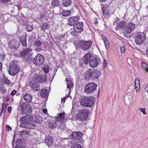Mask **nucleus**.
Instances as JSON below:
<instances>
[{
	"label": "nucleus",
	"instance_id": "1",
	"mask_svg": "<svg viewBox=\"0 0 148 148\" xmlns=\"http://www.w3.org/2000/svg\"><path fill=\"white\" fill-rule=\"evenodd\" d=\"M20 120L21 123L20 124V126L21 127L30 129H33L35 127V126L33 123L30 121V118L28 116H23Z\"/></svg>",
	"mask_w": 148,
	"mask_h": 148
},
{
	"label": "nucleus",
	"instance_id": "2",
	"mask_svg": "<svg viewBox=\"0 0 148 148\" xmlns=\"http://www.w3.org/2000/svg\"><path fill=\"white\" fill-rule=\"evenodd\" d=\"M17 109L23 114H31L32 112L31 106L25 102H20Z\"/></svg>",
	"mask_w": 148,
	"mask_h": 148
},
{
	"label": "nucleus",
	"instance_id": "3",
	"mask_svg": "<svg viewBox=\"0 0 148 148\" xmlns=\"http://www.w3.org/2000/svg\"><path fill=\"white\" fill-rule=\"evenodd\" d=\"M95 99L92 97L84 96L80 99V102L81 105L83 106L91 107Z\"/></svg>",
	"mask_w": 148,
	"mask_h": 148
},
{
	"label": "nucleus",
	"instance_id": "4",
	"mask_svg": "<svg viewBox=\"0 0 148 148\" xmlns=\"http://www.w3.org/2000/svg\"><path fill=\"white\" fill-rule=\"evenodd\" d=\"M89 113V110L84 109L79 111L76 116V118L81 121L86 120Z\"/></svg>",
	"mask_w": 148,
	"mask_h": 148
},
{
	"label": "nucleus",
	"instance_id": "5",
	"mask_svg": "<svg viewBox=\"0 0 148 148\" xmlns=\"http://www.w3.org/2000/svg\"><path fill=\"white\" fill-rule=\"evenodd\" d=\"M92 44V41H81L76 45V48L77 49L79 47H80L84 50H87L91 47Z\"/></svg>",
	"mask_w": 148,
	"mask_h": 148
},
{
	"label": "nucleus",
	"instance_id": "6",
	"mask_svg": "<svg viewBox=\"0 0 148 148\" xmlns=\"http://www.w3.org/2000/svg\"><path fill=\"white\" fill-rule=\"evenodd\" d=\"M19 71V69L17 66V62L16 61H13L11 62L10 68L9 71L10 74L12 76H14Z\"/></svg>",
	"mask_w": 148,
	"mask_h": 148
},
{
	"label": "nucleus",
	"instance_id": "7",
	"mask_svg": "<svg viewBox=\"0 0 148 148\" xmlns=\"http://www.w3.org/2000/svg\"><path fill=\"white\" fill-rule=\"evenodd\" d=\"M145 38V35L143 32H137L136 34L135 42L137 45L140 44L144 42Z\"/></svg>",
	"mask_w": 148,
	"mask_h": 148
},
{
	"label": "nucleus",
	"instance_id": "8",
	"mask_svg": "<svg viewBox=\"0 0 148 148\" xmlns=\"http://www.w3.org/2000/svg\"><path fill=\"white\" fill-rule=\"evenodd\" d=\"M45 58L44 56L39 53L32 60L34 64L36 65L39 66L43 63Z\"/></svg>",
	"mask_w": 148,
	"mask_h": 148
},
{
	"label": "nucleus",
	"instance_id": "9",
	"mask_svg": "<svg viewBox=\"0 0 148 148\" xmlns=\"http://www.w3.org/2000/svg\"><path fill=\"white\" fill-rule=\"evenodd\" d=\"M97 85L94 83H90L87 85L85 88L86 93H91L94 92L96 89Z\"/></svg>",
	"mask_w": 148,
	"mask_h": 148
},
{
	"label": "nucleus",
	"instance_id": "10",
	"mask_svg": "<svg viewBox=\"0 0 148 148\" xmlns=\"http://www.w3.org/2000/svg\"><path fill=\"white\" fill-rule=\"evenodd\" d=\"M65 113L63 112L62 113H59L57 114V116H56V119L58 121L61 122V124H60L59 127H60L61 126H64V121L67 119V118L65 117Z\"/></svg>",
	"mask_w": 148,
	"mask_h": 148
},
{
	"label": "nucleus",
	"instance_id": "11",
	"mask_svg": "<svg viewBox=\"0 0 148 148\" xmlns=\"http://www.w3.org/2000/svg\"><path fill=\"white\" fill-rule=\"evenodd\" d=\"M83 25V23L82 22H77L74 25L73 27L74 32L78 33H80L82 32L84 29Z\"/></svg>",
	"mask_w": 148,
	"mask_h": 148
},
{
	"label": "nucleus",
	"instance_id": "12",
	"mask_svg": "<svg viewBox=\"0 0 148 148\" xmlns=\"http://www.w3.org/2000/svg\"><path fill=\"white\" fill-rule=\"evenodd\" d=\"M19 45V42L16 40H12L8 43L9 47L13 50L17 49Z\"/></svg>",
	"mask_w": 148,
	"mask_h": 148
},
{
	"label": "nucleus",
	"instance_id": "13",
	"mask_svg": "<svg viewBox=\"0 0 148 148\" xmlns=\"http://www.w3.org/2000/svg\"><path fill=\"white\" fill-rule=\"evenodd\" d=\"M94 57L90 53H86L84 56L83 60L84 63L87 64Z\"/></svg>",
	"mask_w": 148,
	"mask_h": 148
},
{
	"label": "nucleus",
	"instance_id": "14",
	"mask_svg": "<svg viewBox=\"0 0 148 148\" xmlns=\"http://www.w3.org/2000/svg\"><path fill=\"white\" fill-rule=\"evenodd\" d=\"M99 62V59L97 58L93 57L89 63L90 66L91 67H96Z\"/></svg>",
	"mask_w": 148,
	"mask_h": 148
},
{
	"label": "nucleus",
	"instance_id": "15",
	"mask_svg": "<svg viewBox=\"0 0 148 148\" xmlns=\"http://www.w3.org/2000/svg\"><path fill=\"white\" fill-rule=\"evenodd\" d=\"M31 90L33 91H38L40 89V86L38 83H33L30 82L29 83Z\"/></svg>",
	"mask_w": 148,
	"mask_h": 148
},
{
	"label": "nucleus",
	"instance_id": "16",
	"mask_svg": "<svg viewBox=\"0 0 148 148\" xmlns=\"http://www.w3.org/2000/svg\"><path fill=\"white\" fill-rule=\"evenodd\" d=\"M79 19V17L78 16H75L69 18V24L70 26H73L75 24H76L78 21Z\"/></svg>",
	"mask_w": 148,
	"mask_h": 148
},
{
	"label": "nucleus",
	"instance_id": "17",
	"mask_svg": "<svg viewBox=\"0 0 148 148\" xmlns=\"http://www.w3.org/2000/svg\"><path fill=\"white\" fill-rule=\"evenodd\" d=\"M135 27V25L132 23H129L125 28V30L128 34L130 33Z\"/></svg>",
	"mask_w": 148,
	"mask_h": 148
},
{
	"label": "nucleus",
	"instance_id": "18",
	"mask_svg": "<svg viewBox=\"0 0 148 148\" xmlns=\"http://www.w3.org/2000/svg\"><path fill=\"white\" fill-rule=\"evenodd\" d=\"M32 50L31 49L26 48L24 49L23 51L20 52L19 53L20 54L21 57H23L29 53H30V55H32Z\"/></svg>",
	"mask_w": 148,
	"mask_h": 148
},
{
	"label": "nucleus",
	"instance_id": "19",
	"mask_svg": "<svg viewBox=\"0 0 148 148\" xmlns=\"http://www.w3.org/2000/svg\"><path fill=\"white\" fill-rule=\"evenodd\" d=\"M83 135L82 133L76 132L73 133L71 135L70 137L73 139H79Z\"/></svg>",
	"mask_w": 148,
	"mask_h": 148
},
{
	"label": "nucleus",
	"instance_id": "20",
	"mask_svg": "<svg viewBox=\"0 0 148 148\" xmlns=\"http://www.w3.org/2000/svg\"><path fill=\"white\" fill-rule=\"evenodd\" d=\"M93 70L88 69L86 72L85 74V77L86 79H92V77L93 76L92 74Z\"/></svg>",
	"mask_w": 148,
	"mask_h": 148
},
{
	"label": "nucleus",
	"instance_id": "21",
	"mask_svg": "<svg viewBox=\"0 0 148 148\" xmlns=\"http://www.w3.org/2000/svg\"><path fill=\"white\" fill-rule=\"evenodd\" d=\"M126 25V23L125 21H121L118 24L115 28L116 30H120L122 29H124Z\"/></svg>",
	"mask_w": 148,
	"mask_h": 148
},
{
	"label": "nucleus",
	"instance_id": "22",
	"mask_svg": "<svg viewBox=\"0 0 148 148\" xmlns=\"http://www.w3.org/2000/svg\"><path fill=\"white\" fill-rule=\"evenodd\" d=\"M23 99L27 102L30 103L32 99V95L27 93H26L23 96Z\"/></svg>",
	"mask_w": 148,
	"mask_h": 148
},
{
	"label": "nucleus",
	"instance_id": "23",
	"mask_svg": "<svg viewBox=\"0 0 148 148\" xmlns=\"http://www.w3.org/2000/svg\"><path fill=\"white\" fill-rule=\"evenodd\" d=\"M45 142L48 146H51L52 145V139L51 137L49 136H46L45 139Z\"/></svg>",
	"mask_w": 148,
	"mask_h": 148
},
{
	"label": "nucleus",
	"instance_id": "24",
	"mask_svg": "<svg viewBox=\"0 0 148 148\" xmlns=\"http://www.w3.org/2000/svg\"><path fill=\"white\" fill-rule=\"evenodd\" d=\"M92 74V79H96L98 78L99 75H100V71L97 70L95 71L93 70Z\"/></svg>",
	"mask_w": 148,
	"mask_h": 148
},
{
	"label": "nucleus",
	"instance_id": "25",
	"mask_svg": "<svg viewBox=\"0 0 148 148\" xmlns=\"http://www.w3.org/2000/svg\"><path fill=\"white\" fill-rule=\"evenodd\" d=\"M20 41L23 46H26L27 45L26 38L25 37L22 35L20 36L19 38Z\"/></svg>",
	"mask_w": 148,
	"mask_h": 148
},
{
	"label": "nucleus",
	"instance_id": "26",
	"mask_svg": "<svg viewBox=\"0 0 148 148\" xmlns=\"http://www.w3.org/2000/svg\"><path fill=\"white\" fill-rule=\"evenodd\" d=\"M101 37L103 39V41L105 45L106 48L108 49L109 47V46L108 44V41L106 37L103 35H102Z\"/></svg>",
	"mask_w": 148,
	"mask_h": 148
},
{
	"label": "nucleus",
	"instance_id": "27",
	"mask_svg": "<svg viewBox=\"0 0 148 148\" xmlns=\"http://www.w3.org/2000/svg\"><path fill=\"white\" fill-rule=\"evenodd\" d=\"M41 97L43 98H45L48 96L47 91V90H42L40 93Z\"/></svg>",
	"mask_w": 148,
	"mask_h": 148
},
{
	"label": "nucleus",
	"instance_id": "28",
	"mask_svg": "<svg viewBox=\"0 0 148 148\" xmlns=\"http://www.w3.org/2000/svg\"><path fill=\"white\" fill-rule=\"evenodd\" d=\"M49 125L50 128L53 129L55 128L57 125L54 121H51L49 123Z\"/></svg>",
	"mask_w": 148,
	"mask_h": 148
},
{
	"label": "nucleus",
	"instance_id": "29",
	"mask_svg": "<svg viewBox=\"0 0 148 148\" xmlns=\"http://www.w3.org/2000/svg\"><path fill=\"white\" fill-rule=\"evenodd\" d=\"M20 133L22 137H25L28 135L29 132L28 130L26 129H24L22 130V132H20Z\"/></svg>",
	"mask_w": 148,
	"mask_h": 148
},
{
	"label": "nucleus",
	"instance_id": "30",
	"mask_svg": "<svg viewBox=\"0 0 148 148\" xmlns=\"http://www.w3.org/2000/svg\"><path fill=\"white\" fill-rule=\"evenodd\" d=\"M71 3V0H63V4L65 7L68 6Z\"/></svg>",
	"mask_w": 148,
	"mask_h": 148
},
{
	"label": "nucleus",
	"instance_id": "31",
	"mask_svg": "<svg viewBox=\"0 0 148 148\" xmlns=\"http://www.w3.org/2000/svg\"><path fill=\"white\" fill-rule=\"evenodd\" d=\"M103 16L105 18H107L109 15V13L106 9H103L102 11Z\"/></svg>",
	"mask_w": 148,
	"mask_h": 148
},
{
	"label": "nucleus",
	"instance_id": "32",
	"mask_svg": "<svg viewBox=\"0 0 148 148\" xmlns=\"http://www.w3.org/2000/svg\"><path fill=\"white\" fill-rule=\"evenodd\" d=\"M71 12L69 10H65L62 13V15L64 16H69Z\"/></svg>",
	"mask_w": 148,
	"mask_h": 148
},
{
	"label": "nucleus",
	"instance_id": "33",
	"mask_svg": "<svg viewBox=\"0 0 148 148\" xmlns=\"http://www.w3.org/2000/svg\"><path fill=\"white\" fill-rule=\"evenodd\" d=\"M141 66L143 69L146 70V71L148 72V65L144 62H142Z\"/></svg>",
	"mask_w": 148,
	"mask_h": 148
},
{
	"label": "nucleus",
	"instance_id": "34",
	"mask_svg": "<svg viewBox=\"0 0 148 148\" xmlns=\"http://www.w3.org/2000/svg\"><path fill=\"white\" fill-rule=\"evenodd\" d=\"M35 121L38 123H41L42 122L41 118L40 116H36L35 117Z\"/></svg>",
	"mask_w": 148,
	"mask_h": 148
},
{
	"label": "nucleus",
	"instance_id": "35",
	"mask_svg": "<svg viewBox=\"0 0 148 148\" xmlns=\"http://www.w3.org/2000/svg\"><path fill=\"white\" fill-rule=\"evenodd\" d=\"M60 0H52L51 3L53 5H58L60 3Z\"/></svg>",
	"mask_w": 148,
	"mask_h": 148
},
{
	"label": "nucleus",
	"instance_id": "36",
	"mask_svg": "<svg viewBox=\"0 0 148 148\" xmlns=\"http://www.w3.org/2000/svg\"><path fill=\"white\" fill-rule=\"evenodd\" d=\"M48 26L47 23H45L41 26V30H44L46 29L47 27Z\"/></svg>",
	"mask_w": 148,
	"mask_h": 148
},
{
	"label": "nucleus",
	"instance_id": "37",
	"mask_svg": "<svg viewBox=\"0 0 148 148\" xmlns=\"http://www.w3.org/2000/svg\"><path fill=\"white\" fill-rule=\"evenodd\" d=\"M42 44V43L40 40L36 41L35 43L36 46L38 47H40Z\"/></svg>",
	"mask_w": 148,
	"mask_h": 148
},
{
	"label": "nucleus",
	"instance_id": "38",
	"mask_svg": "<svg viewBox=\"0 0 148 148\" xmlns=\"http://www.w3.org/2000/svg\"><path fill=\"white\" fill-rule=\"evenodd\" d=\"M42 79V83L45 82L47 80V76L46 75H41Z\"/></svg>",
	"mask_w": 148,
	"mask_h": 148
},
{
	"label": "nucleus",
	"instance_id": "39",
	"mask_svg": "<svg viewBox=\"0 0 148 148\" xmlns=\"http://www.w3.org/2000/svg\"><path fill=\"white\" fill-rule=\"evenodd\" d=\"M35 81L39 83H42V79L41 76H37L35 79Z\"/></svg>",
	"mask_w": 148,
	"mask_h": 148
},
{
	"label": "nucleus",
	"instance_id": "40",
	"mask_svg": "<svg viewBox=\"0 0 148 148\" xmlns=\"http://www.w3.org/2000/svg\"><path fill=\"white\" fill-rule=\"evenodd\" d=\"M82 146L80 144H76L73 145L71 148H82Z\"/></svg>",
	"mask_w": 148,
	"mask_h": 148
},
{
	"label": "nucleus",
	"instance_id": "41",
	"mask_svg": "<svg viewBox=\"0 0 148 148\" xmlns=\"http://www.w3.org/2000/svg\"><path fill=\"white\" fill-rule=\"evenodd\" d=\"M120 19L118 18H116L113 22V25H116L118 23L120 22Z\"/></svg>",
	"mask_w": 148,
	"mask_h": 148
},
{
	"label": "nucleus",
	"instance_id": "42",
	"mask_svg": "<svg viewBox=\"0 0 148 148\" xmlns=\"http://www.w3.org/2000/svg\"><path fill=\"white\" fill-rule=\"evenodd\" d=\"M140 79L138 78H136L135 81V85H138V86L140 85Z\"/></svg>",
	"mask_w": 148,
	"mask_h": 148
},
{
	"label": "nucleus",
	"instance_id": "43",
	"mask_svg": "<svg viewBox=\"0 0 148 148\" xmlns=\"http://www.w3.org/2000/svg\"><path fill=\"white\" fill-rule=\"evenodd\" d=\"M26 29H27L28 31L30 32L32 31L33 27L30 25H27L26 26Z\"/></svg>",
	"mask_w": 148,
	"mask_h": 148
},
{
	"label": "nucleus",
	"instance_id": "44",
	"mask_svg": "<svg viewBox=\"0 0 148 148\" xmlns=\"http://www.w3.org/2000/svg\"><path fill=\"white\" fill-rule=\"evenodd\" d=\"M121 51L122 53H124L125 51V48L124 46H121L120 47Z\"/></svg>",
	"mask_w": 148,
	"mask_h": 148
},
{
	"label": "nucleus",
	"instance_id": "45",
	"mask_svg": "<svg viewBox=\"0 0 148 148\" xmlns=\"http://www.w3.org/2000/svg\"><path fill=\"white\" fill-rule=\"evenodd\" d=\"M5 57V55L4 53H1L0 58L2 60H3Z\"/></svg>",
	"mask_w": 148,
	"mask_h": 148
},
{
	"label": "nucleus",
	"instance_id": "46",
	"mask_svg": "<svg viewBox=\"0 0 148 148\" xmlns=\"http://www.w3.org/2000/svg\"><path fill=\"white\" fill-rule=\"evenodd\" d=\"M73 86V84L72 83H68L67 85V88L70 90L71 88Z\"/></svg>",
	"mask_w": 148,
	"mask_h": 148
},
{
	"label": "nucleus",
	"instance_id": "47",
	"mask_svg": "<svg viewBox=\"0 0 148 148\" xmlns=\"http://www.w3.org/2000/svg\"><path fill=\"white\" fill-rule=\"evenodd\" d=\"M139 110L141 112H142L144 114H146V112H145L146 109L145 108H139Z\"/></svg>",
	"mask_w": 148,
	"mask_h": 148
},
{
	"label": "nucleus",
	"instance_id": "48",
	"mask_svg": "<svg viewBox=\"0 0 148 148\" xmlns=\"http://www.w3.org/2000/svg\"><path fill=\"white\" fill-rule=\"evenodd\" d=\"M138 87H138V85H135V89H136V91L137 92H138L140 90V86L139 85V86H138Z\"/></svg>",
	"mask_w": 148,
	"mask_h": 148
},
{
	"label": "nucleus",
	"instance_id": "49",
	"mask_svg": "<svg viewBox=\"0 0 148 148\" xmlns=\"http://www.w3.org/2000/svg\"><path fill=\"white\" fill-rule=\"evenodd\" d=\"M15 148H25L24 146L20 144H17Z\"/></svg>",
	"mask_w": 148,
	"mask_h": 148
},
{
	"label": "nucleus",
	"instance_id": "50",
	"mask_svg": "<svg viewBox=\"0 0 148 148\" xmlns=\"http://www.w3.org/2000/svg\"><path fill=\"white\" fill-rule=\"evenodd\" d=\"M6 130L7 131H10L12 130L11 127L8 125H7L6 126Z\"/></svg>",
	"mask_w": 148,
	"mask_h": 148
},
{
	"label": "nucleus",
	"instance_id": "51",
	"mask_svg": "<svg viewBox=\"0 0 148 148\" xmlns=\"http://www.w3.org/2000/svg\"><path fill=\"white\" fill-rule=\"evenodd\" d=\"M107 65V61L105 60H104L103 61V67L105 68L106 67Z\"/></svg>",
	"mask_w": 148,
	"mask_h": 148
},
{
	"label": "nucleus",
	"instance_id": "52",
	"mask_svg": "<svg viewBox=\"0 0 148 148\" xmlns=\"http://www.w3.org/2000/svg\"><path fill=\"white\" fill-rule=\"evenodd\" d=\"M16 93V91L15 90H13L10 93V95H14Z\"/></svg>",
	"mask_w": 148,
	"mask_h": 148
},
{
	"label": "nucleus",
	"instance_id": "53",
	"mask_svg": "<svg viewBox=\"0 0 148 148\" xmlns=\"http://www.w3.org/2000/svg\"><path fill=\"white\" fill-rule=\"evenodd\" d=\"M4 81L5 82V83L8 84H10V81L7 79H5Z\"/></svg>",
	"mask_w": 148,
	"mask_h": 148
},
{
	"label": "nucleus",
	"instance_id": "54",
	"mask_svg": "<svg viewBox=\"0 0 148 148\" xmlns=\"http://www.w3.org/2000/svg\"><path fill=\"white\" fill-rule=\"evenodd\" d=\"M145 89V91L148 93V84L146 85Z\"/></svg>",
	"mask_w": 148,
	"mask_h": 148
},
{
	"label": "nucleus",
	"instance_id": "55",
	"mask_svg": "<svg viewBox=\"0 0 148 148\" xmlns=\"http://www.w3.org/2000/svg\"><path fill=\"white\" fill-rule=\"evenodd\" d=\"M7 105H8L7 103H3V105L2 107L4 108H5L7 106Z\"/></svg>",
	"mask_w": 148,
	"mask_h": 148
},
{
	"label": "nucleus",
	"instance_id": "56",
	"mask_svg": "<svg viewBox=\"0 0 148 148\" xmlns=\"http://www.w3.org/2000/svg\"><path fill=\"white\" fill-rule=\"evenodd\" d=\"M12 110V108L11 107H9L8 108V111L10 113H11Z\"/></svg>",
	"mask_w": 148,
	"mask_h": 148
},
{
	"label": "nucleus",
	"instance_id": "57",
	"mask_svg": "<svg viewBox=\"0 0 148 148\" xmlns=\"http://www.w3.org/2000/svg\"><path fill=\"white\" fill-rule=\"evenodd\" d=\"M3 2L8 3L9 1L10 0H1Z\"/></svg>",
	"mask_w": 148,
	"mask_h": 148
},
{
	"label": "nucleus",
	"instance_id": "58",
	"mask_svg": "<svg viewBox=\"0 0 148 148\" xmlns=\"http://www.w3.org/2000/svg\"><path fill=\"white\" fill-rule=\"evenodd\" d=\"M44 71L45 73H46L48 72V69H44Z\"/></svg>",
	"mask_w": 148,
	"mask_h": 148
},
{
	"label": "nucleus",
	"instance_id": "59",
	"mask_svg": "<svg viewBox=\"0 0 148 148\" xmlns=\"http://www.w3.org/2000/svg\"><path fill=\"white\" fill-rule=\"evenodd\" d=\"M2 64L0 62V71L2 70Z\"/></svg>",
	"mask_w": 148,
	"mask_h": 148
},
{
	"label": "nucleus",
	"instance_id": "60",
	"mask_svg": "<svg viewBox=\"0 0 148 148\" xmlns=\"http://www.w3.org/2000/svg\"><path fill=\"white\" fill-rule=\"evenodd\" d=\"M146 52L147 54L148 55V48L147 49Z\"/></svg>",
	"mask_w": 148,
	"mask_h": 148
},
{
	"label": "nucleus",
	"instance_id": "61",
	"mask_svg": "<svg viewBox=\"0 0 148 148\" xmlns=\"http://www.w3.org/2000/svg\"><path fill=\"white\" fill-rule=\"evenodd\" d=\"M102 2L105 1L106 0H100Z\"/></svg>",
	"mask_w": 148,
	"mask_h": 148
},
{
	"label": "nucleus",
	"instance_id": "62",
	"mask_svg": "<svg viewBox=\"0 0 148 148\" xmlns=\"http://www.w3.org/2000/svg\"><path fill=\"white\" fill-rule=\"evenodd\" d=\"M4 108L2 107V109H1V113L3 111Z\"/></svg>",
	"mask_w": 148,
	"mask_h": 148
},
{
	"label": "nucleus",
	"instance_id": "63",
	"mask_svg": "<svg viewBox=\"0 0 148 148\" xmlns=\"http://www.w3.org/2000/svg\"><path fill=\"white\" fill-rule=\"evenodd\" d=\"M130 88H129L128 89V90H127V91L128 92H129L130 93H131L130 92Z\"/></svg>",
	"mask_w": 148,
	"mask_h": 148
},
{
	"label": "nucleus",
	"instance_id": "64",
	"mask_svg": "<svg viewBox=\"0 0 148 148\" xmlns=\"http://www.w3.org/2000/svg\"><path fill=\"white\" fill-rule=\"evenodd\" d=\"M73 32H72L71 34V35H73V36H75L73 34Z\"/></svg>",
	"mask_w": 148,
	"mask_h": 148
}]
</instances>
